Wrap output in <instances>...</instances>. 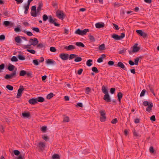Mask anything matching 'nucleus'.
I'll return each instance as SVG.
<instances>
[{
  "label": "nucleus",
  "instance_id": "obj_37",
  "mask_svg": "<svg viewBox=\"0 0 159 159\" xmlns=\"http://www.w3.org/2000/svg\"><path fill=\"white\" fill-rule=\"evenodd\" d=\"M139 58H141V57H136L134 60V63L135 65H138V62L139 60Z\"/></svg>",
  "mask_w": 159,
  "mask_h": 159
},
{
  "label": "nucleus",
  "instance_id": "obj_64",
  "mask_svg": "<svg viewBox=\"0 0 159 159\" xmlns=\"http://www.w3.org/2000/svg\"><path fill=\"white\" fill-rule=\"evenodd\" d=\"M145 92H146V90L145 89H143L142 91V92L140 93V97L143 96L144 95Z\"/></svg>",
  "mask_w": 159,
  "mask_h": 159
},
{
  "label": "nucleus",
  "instance_id": "obj_12",
  "mask_svg": "<svg viewBox=\"0 0 159 159\" xmlns=\"http://www.w3.org/2000/svg\"><path fill=\"white\" fill-rule=\"evenodd\" d=\"M33 0H28L27 3L26 5H25L24 7L25 9L24 13L25 14L27 13L28 11V10L30 3L31 2L33 1Z\"/></svg>",
  "mask_w": 159,
  "mask_h": 159
},
{
  "label": "nucleus",
  "instance_id": "obj_20",
  "mask_svg": "<svg viewBox=\"0 0 159 159\" xmlns=\"http://www.w3.org/2000/svg\"><path fill=\"white\" fill-rule=\"evenodd\" d=\"M48 130L47 127L46 126H42L40 127V130L41 131L44 133H46Z\"/></svg>",
  "mask_w": 159,
  "mask_h": 159
},
{
  "label": "nucleus",
  "instance_id": "obj_62",
  "mask_svg": "<svg viewBox=\"0 0 159 159\" xmlns=\"http://www.w3.org/2000/svg\"><path fill=\"white\" fill-rule=\"evenodd\" d=\"M48 19V17L46 15H44L43 16V20L44 21H46Z\"/></svg>",
  "mask_w": 159,
  "mask_h": 159
},
{
  "label": "nucleus",
  "instance_id": "obj_21",
  "mask_svg": "<svg viewBox=\"0 0 159 159\" xmlns=\"http://www.w3.org/2000/svg\"><path fill=\"white\" fill-rule=\"evenodd\" d=\"M95 26L97 28H102L104 26V23L101 24L99 23H98L96 24Z\"/></svg>",
  "mask_w": 159,
  "mask_h": 159
},
{
  "label": "nucleus",
  "instance_id": "obj_59",
  "mask_svg": "<svg viewBox=\"0 0 159 159\" xmlns=\"http://www.w3.org/2000/svg\"><path fill=\"white\" fill-rule=\"evenodd\" d=\"M149 152L151 153H153L154 152V150L152 146H151L149 148Z\"/></svg>",
  "mask_w": 159,
  "mask_h": 159
},
{
  "label": "nucleus",
  "instance_id": "obj_57",
  "mask_svg": "<svg viewBox=\"0 0 159 159\" xmlns=\"http://www.w3.org/2000/svg\"><path fill=\"white\" fill-rule=\"evenodd\" d=\"M116 89L115 88H111L110 89V93L112 94H113L115 93Z\"/></svg>",
  "mask_w": 159,
  "mask_h": 159
},
{
  "label": "nucleus",
  "instance_id": "obj_6",
  "mask_svg": "<svg viewBox=\"0 0 159 159\" xmlns=\"http://www.w3.org/2000/svg\"><path fill=\"white\" fill-rule=\"evenodd\" d=\"M56 16L59 19L63 20L65 14L63 11L58 10L56 13Z\"/></svg>",
  "mask_w": 159,
  "mask_h": 159
},
{
  "label": "nucleus",
  "instance_id": "obj_14",
  "mask_svg": "<svg viewBox=\"0 0 159 159\" xmlns=\"http://www.w3.org/2000/svg\"><path fill=\"white\" fill-rule=\"evenodd\" d=\"M69 55L67 53H61L60 54V57L63 60H66L68 58Z\"/></svg>",
  "mask_w": 159,
  "mask_h": 159
},
{
  "label": "nucleus",
  "instance_id": "obj_3",
  "mask_svg": "<svg viewBox=\"0 0 159 159\" xmlns=\"http://www.w3.org/2000/svg\"><path fill=\"white\" fill-rule=\"evenodd\" d=\"M21 117L24 119H29L31 117V116L30 112L25 111L22 112Z\"/></svg>",
  "mask_w": 159,
  "mask_h": 159
},
{
  "label": "nucleus",
  "instance_id": "obj_35",
  "mask_svg": "<svg viewBox=\"0 0 159 159\" xmlns=\"http://www.w3.org/2000/svg\"><path fill=\"white\" fill-rule=\"evenodd\" d=\"M105 46L104 44H102L98 47V49L100 51L104 50L105 49Z\"/></svg>",
  "mask_w": 159,
  "mask_h": 159
},
{
  "label": "nucleus",
  "instance_id": "obj_17",
  "mask_svg": "<svg viewBox=\"0 0 159 159\" xmlns=\"http://www.w3.org/2000/svg\"><path fill=\"white\" fill-rule=\"evenodd\" d=\"M28 102L31 105H34L37 103V100L36 98H33L30 99L29 100Z\"/></svg>",
  "mask_w": 159,
  "mask_h": 159
},
{
  "label": "nucleus",
  "instance_id": "obj_29",
  "mask_svg": "<svg viewBox=\"0 0 159 159\" xmlns=\"http://www.w3.org/2000/svg\"><path fill=\"white\" fill-rule=\"evenodd\" d=\"M102 90L103 93L105 94L108 93L107 89L105 86H103L102 87Z\"/></svg>",
  "mask_w": 159,
  "mask_h": 159
},
{
  "label": "nucleus",
  "instance_id": "obj_53",
  "mask_svg": "<svg viewBox=\"0 0 159 159\" xmlns=\"http://www.w3.org/2000/svg\"><path fill=\"white\" fill-rule=\"evenodd\" d=\"M136 32L137 34L141 36L143 32L141 30H137Z\"/></svg>",
  "mask_w": 159,
  "mask_h": 159
},
{
  "label": "nucleus",
  "instance_id": "obj_44",
  "mask_svg": "<svg viewBox=\"0 0 159 159\" xmlns=\"http://www.w3.org/2000/svg\"><path fill=\"white\" fill-rule=\"evenodd\" d=\"M0 132L3 133L5 132L4 127L2 125H0Z\"/></svg>",
  "mask_w": 159,
  "mask_h": 159
},
{
  "label": "nucleus",
  "instance_id": "obj_47",
  "mask_svg": "<svg viewBox=\"0 0 159 159\" xmlns=\"http://www.w3.org/2000/svg\"><path fill=\"white\" fill-rule=\"evenodd\" d=\"M77 55L75 54H71L69 56V59H72L75 58Z\"/></svg>",
  "mask_w": 159,
  "mask_h": 159
},
{
  "label": "nucleus",
  "instance_id": "obj_1",
  "mask_svg": "<svg viewBox=\"0 0 159 159\" xmlns=\"http://www.w3.org/2000/svg\"><path fill=\"white\" fill-rule=\"evenodd\" d=\"M143 105L145 106H148L146 108V111L149 112H150L152 110V108L153 107V104L151 102H148L147 101H144L143 103Z\"/></svg>",
  "mask_w": 159,
  "mask_h": 159
},
{
  "label": "nucleus",
  "instance_id": "obj_31",
  "mask_svg": "<svg viewBox=\"0 0 159 159\" xmlns=\"http://www.w3.org/2000/svg\"><path fill=\"white\" fill-rule=\"evenodd\" d=\"M15 68V66L12 65H10L8 67V69L10 71L13 70Z\"/></svg>",
  "mask_w": 159,
  "mask_h": 159
},
{
  "label": "nucleus",
  "instance_id": "obj_19",
  "mask_svg": "<svg viewBox=\"0 0 159 159\" xmlns=\"http://www.w3.org/2000/svg\"><path fill=\"white\" fill-rule=\"evenodd\" d=\"M111 37L115 40H120L119 38V35H118L116 34H111Z\"/></svg>",
  "mask_w": 159,
  "mask_h": 159
},
{
  "label": "nucleus",
  "instance_id": "obj_8",
  "mask_svg": "<svg viewBox=\"0 0 159 159\" xmlns=\"http://www.w3.org/2000/svg\"><path fill=\"white\" fill-rule=\"evenodd\" d=\"M22 40H23L25 41H27L26 38L24 37L17 36L15 39L16 42L19 43H21Z\"/></svg>",
  "mask_w": 159,
  "mask_h": 159
},
{
  "label": "nucleus",
  "instance_id": "obj_28",
  "mask_svg": "<svg viewBox=\"0 0 159 159\" xmlns=\"http://www.w3.org/2000/svg\"><path fill=\"white\" fill-rule=\"evenodd\" d=\"M37 100V102H43L45 100L42 97H39L37 98H36Z\"/></svg>",
  "mask_w": 159,
  "mask_h": 159
},
{
  "label": "nucleus",
  "instance_id": "obj_15",
  "mask_svg": "<svg viewBox=\"0 0 159 159\" xmlns=\"http://www.w3.org/2000/svg\"><path fill=\"white\" fill-rule=\"evenodd\" d=\"M114 66L116 67H119L122 69H124L125 70H126L125 66L120 61L119 62L117 65L115 64Z\"/></svg>",
  "mask_w": 159,
  "mask_h": 159
},
{
  "label": "nucleus",
  "instance_id": "obj_58",
  "mask_svg": "<svg viewBox=\"0 0 159 159\" xmlns=\"http://www.w3.org/2000/svg\"><path fill=\"white\" fill-rule=\"evenodd\" d=\"M33 63L34 64V65L35 66H38L39 64V63L38 61L36 60H34L33 61Z\"/></svg>",
  "mask_w": 159,
  "mask_h": 159
},
{
  "label": "nucleus",
  "instance_id": "obj_30",
  "mask_svg": "<svg viewBox=\"0 0 159 159\" xmlns=\"http://www.w3.org/2000/svg\"><path fill=\"white\" fill-rule=\"evenodd\" d=\"M53 96V94L52 93H50L47 96L46 98L48 99H50L52 98Z\"/></svg>",
  "mask_w": 159,
  "mask_h": 159
},
{
  "label": "nucleus",
  "instance_id": "obj_40",
  "mask_svg": "<svg viewBox=\"0 0 159 159\" xmlns=\"http://www.w3.org/2000/svg\"><path fill=\"white\" fill-rule=\"evenodd\" d=\"M6 87L7 89L8 90L10 91H12L13 89V87L10 85H7Z\"/></svg>",
  "mask_w": 159,
  "mask_h": 159
},
{
  "label": "nucleus",
  "instance_id": "obj_48",
  "mask_svg": "<svg viewBox=\"0 0 159 159\" xmlns=\"http://www.w3.org/2000/svg\"><path fill=\"white\" fill-rule=\"evenodd\" d=\"M82 59L81 57H77V56L75 58V62H79L82 60Z\"/></svg>",
  "mask_w": 159,
  "mask_h": 159
},
{
  "label": "nucleus",
  "instance_id": "obj_25",
  "mask_svg": "<svg viewBox=\"0 0 159 159\" xmlns=\"http://www.w3.org/2000/svg\"><path fill=\"white\" fill-rule=\"evenodd\" d=\"M123 96V94L121 92H119L117 94L118 100L120 103L121 99Z\"/></svg>",
  "mask_w": 159,
  "mask_h": 159
},
{
  "label": "nucleus",
  "instance_id": "obj_26",
  "mask_svg": "<svg viewBox=\"0 0 159 159\" xmlns=\"http://www.w3.org/2000/svg\"><path fill=\"white\" fill-rule=\"evenodd\" d=\"M75 45L79 47L84 48L85 47L84 45L81 42H76Z\"/></svg>",
  "mask_w": 159,
  "mask_h": 159
},
{
  "label": "nucleus",
  "instance_id": "obj_46",
  "mask_svg": "<svg viewBox=\"0 0 159 159\" xmlns=\"http://www.w3.org/2000/svg\"><path fill=\"white\" fill-rule=\"evenodd\" d=\"M149 88L151 92L153 94L154 96H155V94L154 93V91L153 87L151 85H150L149 86Z\"/></svg>",
  "mask_w": 159,
  "mask_h": 159
},
{
  "label": "nucleus",
  "instance_id": "obj_4",
  "mask_svg": "<svg viewBox=\"0 0 159 159\" xmlns=\"http://www.w3.org/2000/svg\"><path fill=\"white\" fill-rule=\"evenodd\" d=\"M89 31V30L88 29H86L82 30L80 29H78L75 31V33L77 34L83 36L85 35Z\"/></svg>",
  "mask_w": 159,
  "mask_h": 159
},
{
  "label": "nucleus",
  "instance_id": "obj_24",
  "mask_svg": "<svg viewBox=\"0 0 159 159\" xmlns=\"http://www.w3.org/2000/svg\"><path fill=\"white\" fill-rule=\"evenodd\" d=\"M103 99L107 102H109V95L108 93L105 94L104 96Z\"/></svg>",
  "mask_w": 159,
  "mask_h": 159
},
{
  "label": "nucleus",
  "instance_id": "obj_10",
  "mask_svg": "<svg viewBox=\"0 0 159 159\" xmlns=\"http://www.w3.org/2000/svg\"><path fill=\"white\" fill-rule=\"evenodd\" d=\"M20 88L18 90L17 94L16 95L17 98H19L21 96L22 93L24 90V89L22 86H20Z\"/></svg>",
  "mask_w": 159,
  "mask_h": 159
},
{
  "label": "nucleus",
  "instance_id": "obj_5",
  "mask_svg": "<svg viewBox=\"0 0 159 159\" xmlns=\"http://www.w3.org/2000/svg\"><path fill=\"white\" fill-rule=\"evenodd\" d=\"M99 112L100 114V121L102 122H105L107 119L105 111L104 110H101Z\"/></svg>",
  "mask_w": 159,
  "mask_h": 159
},
{
  "label": "nucleus",
  "instance_id": "obj_33",
  "mask_svg": "<svg viewBox=\"0 0 159 159\" xmlns=\"http://www.w3.org/2000/svg\"><path fill=\"white\" fill-rule=\"evenodd\" d=\"M37 45V48H41L45 47L44 45L42 43H38Z\"/></svg>",
  "mask_w": 159,
  "mask_h": 159
},
{
  "label": "nucleus",
  "instance_id": "obj_34",
  "mask_svg": "<svg viewBox=\"0 0 159 159\" xmlns=\"http://www.w3.org/2000/svg\"><path fill=\"white\" fill-rule=\"evenodd\" d=\"M13 152L14 155L16 156H18L20 155V152L17 150H15L13 151Z\"/></svg>",
  "mask_w": 159,
  "mask_h": 159
},
{
  "label": "nucleus",
  "instance_id": "obj_22",
  "mask_svg": "<svg viewBox=\"0 0 159 159\" xmlns=\"http://www.w3.org/2000/svg\"><path fill=\"white\" fill-rule=\"evenodd\" d=\"M52 159H60V156L58 154H54L52 157Z\"/></svg>",
  "mask_w": 159,
  "mask_h": 159
},
{
  "label": "nucleus",
  "instance_id": "obj_36",
  "mask_svg": "<svg viewBox=\"0 0 159 159\" xmlns=\"http://www.w3.org/2000/svg\"><path fill=\"white\" fill-rule=\"evenodd\" d=\"M26 72L24 70H21L20 72V76H24L26 75Z\"/></svg>",
  "mask_w": 159,
  "mask_h": 159
},
{
  "label": "nucleus",
  "instance_id": "obj_51",
  "mask_svg": "<svg viewBox=\"0 0 159 159\" xmlns=\"http://www.w3.org/2000/svg\"><path fill=\"white\" fill-rule=\"evenodd\" d=\"M27 51L28 52H29L30 53L32 54H34L36 53V51L33 49H27Z\"/></svg>",
  "mask_w": 159,
  "mask_h": 159
},
{
  "label": "nucleus",
  "instance_id": "obj_63",
  "mask_svg": "<svg viewBox=\"0 0 159 159\" xmlns=\"http://www.w3.org/2000/svg\"><path fill=\"white\" fill-rule=\"evenodd\" d=\"M92 70L93 71L96 73H98V70L97 69V68L95 67H93L92 68Z\"/></svg>",
  "mask_w": 159,
  "mask_h": 159
},
{
  "label": "nucleus",
  "instance_id": "obj_7",
  "mask_svg": "<svg viewBox=\"0 0 159 159\" xmlns=\"http://www.w3.org/2000/svg\"><path fill=\"white\" fill-rule=\"evenodd\" d=\"M16 70L13 71L12 73L10 74H6L4 77V78L6 80L11 79L16 76Z\"/></svg>",
  "mask_w": 159,
  "mask_h": 159
},
{
  "label": "nucleus",
  "instance_id": "obj_55",
  "mask_svg": "<svg viewBox=\"0 0 159 159\" xmlns=\"http://www.w3.org/2000/svg\"><path fill=\"white\" fill-rule=\"evenodd\" d=\"M31 46V44H28V45H24L23 46V48L24 49H27V48H30V46Z\"/></svg>",
  "mask_w": 159,
  "mask_h": 159
},
{
  "label": "nucleus",
  "instance_id": "obj_32",
  "mask_svg": "<svg viewBox=\"0 0 159 159\" xmlns=\"http://www.w3.org/2000/svg\"><path fill=\"white\" fill-rule=\"evenodd\" d=\"M46 63L48 64H53L55 62L50 59H49L46 61Z\"/></svg>",
  "mask_w": 159,
  "mask_h": 159
},
{
  "label": "nucleus",
  "instance_id": "obj_42",
  "mask_svg": "<svg viewBox=\"0 0 159 159\" xmlns=\"http://www.w3.org/2000/svg\"><path fill=\"white\" fill-rule=\"evenodd\" d=\"M18 58L19 59L21 60H24L25 59V57L22 55L19 54L18 55Z\"/></svg>",
  "mask_w": 159,
  "mask_h": 159
},
{
  "label": "nucleus",
  "instance_id": "obj_16",
  "mask_svg": "<svg viewBox=\"0 0 159 159\" xmlns=\"http://www.w3.org/2000/svg\"><path fill=\"white\" fill-rule=\"evenodd\" d=\"M43 6V3L42 2H40L39 3V6L37 7L36 9L37 16V15H39L40 14V11L41 10V8Z\"/></svg>",
  "mask_w": 159,
  "mask_h": 159
},
{
  "label": "nucleus",
  "instance_id": "obj_18",
  "mask_svg": "<svg viewBox=\"0 0 159 159\" xmlns=\"http://www.w3.org/2000/svg\"><path fill=\"white\" fill-rule=\"evenodd\" d=\"M65 48L67 50H73L75 48V47L72 45H70L68 46L65 47Z\"/></svg>",
  "mask_w": 159,
  "mask_h": 159
},
{
  "label": "nucleus",
  "instance_id": "obj_41",
  "mask_svg": "<svg viewBox=\"0 0 159 159\" xmlns=\"http://www.w3.org/2000/svg\"><path fill=\"white\" fill-rule=\"evenodd\" d=\"M11 61L12 62H17L18 61V59L16 56H14L11 58Z\"/></svg>",
  "mask_w": 159,
  "mask_h": 159
},
{
  "label": "nucleus",
  "instance_id": "obj_49",
  "mask_svg": "<svg viewBox=\"0 0 159 159\" xmlns=\"http://www.w3.org/2000/svg\"><path fill=\"white\" fill-rule=\"evenodd\" d=\"M23 31L24 33L26 34L28 36H31L33 35L32 33L30 32L27 31L26 30H24Z\"/></svg>",
  "mask_w": 159,
  "mask_h": 159
},
{
  "label": "nucleus",
  "instance_id": "obj_52",
  "mask_svg": "<svg viewBox=\"0 0 159 159\" xmlns=\"http://www.w3.org/2000/svg\"><path fill=\"white\" fill-rule=\"evenodd\" d=\"M50 51L52 52H55L57 50L55 47H52L50 48Z\"/></svg>",
  "mask_w": 159,
  "mask_h": 159
},
{
  "label": "nucleus",
  "instance_id": "obj_60",
  "mask_svg": "<svg viewBox=\"0 0 159 159\" xmlns=\"http://www.w3.org/2000/svg\"><path fill=\"white\" fill-rule=\"evenodd\" d=\"M118 122V120L117 118H115L112 120L111 121V123L112 124H116Z\"/></svg>",
  "mask_w": 159,
  "mask_h": 159
},
{
  "label": "nucleus",
  "instance_id": "obj_50",
  "mask_svg": "<svg viewBox=\"0 0 159 159\" xmlns=\"http://www.w3.org/2000/svg\"><path fill=\"white\" fill-rule=\"evenodd\" d=\"M126 50H127V49H126L125 48H124L122 50H120L119 52L120 54H123L125 53Z\"/></svg>",
  "mask_w": 159,
  "mask_h": 159
},
{
  "label": "nucleus",
  "instance_id": "obj_23",
  "mask_svg": "<svg viewBox=\"0 0 159 159\" xmlns=\"http://www.w3.org/2000/svg\"><path fill=\"white\" fill-rule=\"evenodd\" d=\"M140 49V48L138 47L137 45H134L133 47L132 52H138Z\"/></svg>",
  "mask_w": 159,
  "mask_h": 159
},
{
  "label": "nucleus",
  "instance_id": "obj_56",
  "mask_svg": "<svg viewBox=\"0 0 159 159\" xmlns=\"http://www.w3.org/2000/svg\"><path fill=\"white\" fill-rule=\"evenodd\" d=\"M3 24L6 26L9 25L10 24V22L8 21H5L3 22Z\"/></svg>",
  "mask_w": 159,
  "mask_h": 159
},
{
  "label": "nucleus",
  "instance_id": "obj_39",
  "mask_svg": "<svg viewBox=\"0 0 159 159\" xmlns=\"http://www.w3.org/2000/svg\"><path fill=\"white\" fill-rule=\"evenodd\" d=\"M89 39L92 42H94L95 41V39L94 36L91 34L89 35Z\"/></svg>",
  "mask_w": 159,
  "mask_h": 159
},
{
  "label": "nucleus",
  "instance_id": "obj_11",
  "mask_svg": "<svg viewBox=\"0 0 159 159\" xmlns=\"http://www.w3.org/2000/svg\"><path fill=\"white\" fill-rule=\"evenodd\" d=\"M49 22L52 24H53L54 25L57 26H60V24L55 22V21L57 20L56 19H53L51 16H49Z\"/></svg>",
  "mask_w": 159,
  "mask_h": 159
},
{
  "label": "nucleus",
  "instance_id": "obj_61",
  "mask_svg": "<svg viewBox=\"0 0 159 159\" xmlns=\"http://www.w3.org/2000/svg\"><path fill=\"white\" fill-rule=\"evenodd\" d=\"M32 29L34 31L37 32H39V30L38 28L33 27V28H32Z\"/></svg>",
  "mask_w": 159,
  "mask_h": 159
},
{
  "label": "nucleus",
  "instance_id": "obj_43",
  "mask_svg": "<svg viewBox=\"0 0 159 159\" xmlns=\"http://www.w3.org/2000/svg\"><path fill=\"white\" fill-rule=\"evenodd\" d=\"M92 61V60H88L86 62L87 65L88 66H91L92 65V64L91 63Z\"/></svg>",
  "mask_w": 159,
  "mask_h": 159
},
{
  "label": "nucleus",
  "instance_id": "obj_9",
  "mask_svg": "<svg viewBox=\"0 0 159 159\" xmlns=\"http://www.w3.org/2000/svg\"><path fill=\"white\" fill-rule=\"evenodd\" d=\"M29 42L31 45L35 46L37 45L39 43V41L37 39L34 38L33 39H30L29 40Z\"/></svg>",
  "mask_w": 159,
  "mask_h": 159
},
{
  "label": "nucleus",
  "instance_id": "obj_45",
  "mask_svg": "<svg viewBox=\"0 0 159 159\" xmlns=\"http://www.w3.org/2000/svg\"><path fill=\"white\" fill-rule=\"evenodd\" d=\"M16 159H25L24 156V155L20 154L18 157H16Z\"/></svg>",
  "mask_w": 159,
  "mask_h": 159
},
{
  "label": "nucleus",
  "instance_id": "obj_13",
  "mask_svg": "<svg viewBox=\"0 0 159 159\" xmlns=\"http://www.w3.org/2000/svg\"><path fill=\"white\" fill-rule=\"evenodd\" d=\"M31 14L32 16L34 17L37 16L36 7L35 6H34L32 7Z\"/></svg>",
  "mask_w": 159,
  "mask_h": 159
},
{
  "label": "nucleus",
  "instance_id": "obj_54",
  "mask_svg": "<svg viewBox=\"0 0 159 159\" xmlns=\"http://www.w3.org/2000/svg\"><path fill=\"white\" fill-rule=\"evenodd\" d=\"M75 106L76 107H82L83 106L81 102H78L75 105Z\"/></svg>",
  "mask_w": 159,
  "mask_h": 159
},
{
  "label": "nucleus",
  "instance_id": "obj_38",
  "mask_svg": "<svg viewBox=\"0 0 159 159\" xmlns=\"http://www.w3.org/2000/svg\"><path fill=\"white\" fill-rule=\"evenodd\" d=\"M69 120L70 119L69 117L65 116L63 120V122H68L69 121Z\"/></svg>",
  "mask_w": 159,
  "mask_h": 159
},
{
  "label": "nucleus",
  "instance_id": "obj_2",
  "mask_svg": "<svg viewBox=\"0 0 159 159\" xmlns=\"http://www.w3.org/2000/svg\"><path fill=\"white\" fill-rule=\"evenodd\" d=\"M37 146L40 151H43L46 147V143L42 141H40L37 143Z\"/></svg>",
  "mask_w": 159,
  "mask_h": 159
},
{
  "label": "nucleus",
  "instance_id": "obj_27",
  "mask_svg": "<svg viewBox=\"0 0 159 159\" xmlns=\"http://www.w3.org/2000/svg\"><path fill=\"white\" fill-rule=\"evenodd\" d=\"M42 138L46 142L48 141L49 139V137L45 135H42Z\"/></svg>",
  "mask_w": 159,
  "mask_h": 159
}]
</instances>
